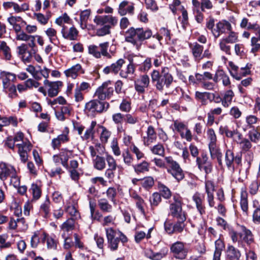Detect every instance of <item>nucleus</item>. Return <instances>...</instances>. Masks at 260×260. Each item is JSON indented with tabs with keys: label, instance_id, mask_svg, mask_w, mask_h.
<instances>
[{
	"label": "nucleus",
	"instance_id": "1",
	"mask_svg": "<svg viewBox=\"0 0 260 260\" xmlns=\"http://www.w3.org/2000/svg\"><path fill=\"white\" fill-rule=\"evenodd\" d=\"M152 36V32L150 30H144L142 28H134L131 27L126 32L125 40L127 42L131 43L136 46L139 49L141 45V42L150 38Z\"/></svg>",
	"mask_w": 260,
	"mask_h": 260
},
{
	"label": "nucleus",
	"instance_id": "2",
	"mask_svg": "<svg viewBox=\"0 0 260 260\" xmlns=\"http://www.w3.org/2000/svg\"><path fill=\"white\" fill-rule=\"evenodd\" d=\"M106 233L108 247L111 250L117 249L120 240L123 243L127 241V237L122 233L112 228L106 229Z\"/></svg>",
	"mask_w": 260,
	"mask_h": 260
},
{
	"label": "nucleus",
	"instance_id": "3",
	"mask_svg": "<svg viewBox=\"0 0 260 260\" xmlns=\"http://www.w3.org/2000/svg\"><path fill=\"white\" fill-rule=\"evenodd\" d=\"M165 161L168 165L167 172L170 174L176 180L180 181L184 177V174L180 165L174 160L171 156L165 158Z\"/></svg>",
	"mask_w": 260,
	"mask_h": 260
},
{
	"label": "nucleus",
	"instance_id": "4",
	"mask_svg": "<svg viewBox=\"0 0 260 260\" xmlns=\"http://www.w3.org/2000/svg\"><path fill=\"white\" fill-rule=\"evenodd\" d=\"M114 90L113 85L110 81L105 82L96 90L94 97L103 101L109 99L113 94Z\"/></svg>",
	"mask_w": 260,
	"mask_h": 260
},
{
	"label": "nucleus",
	"instance_id": "5",
	"mask_svg": "<svg viewBox=\"0 0 260 260\" xmlns=\"http://www.w3.org/2000/svg\"><path fill=\"white\" fill-rule=\"evenodd\" d=\"M105 104L96 100H91L85 104L84 111L88 116L93 117L96 113L104 111Z\"/></svg>",
	"mask_w": 260,
	"mask_h": 260
},
{
	"label": "nucleus",
	"instance_id": "6",
	"mask_svg": "<svg viewBox=\"0 0 260 260\" xmlns=\"http://www.w3.org/2000/svg\"><path fill=\"white\" fill-rule=\"evenodd\" d=\"M161 74V76L156 83L155 87L157 90L161 91L165 86L167 88L169 87L173 82V78L169 73V69L167 67L162 68Z\"/></svg>",
	"mask_w": 260,
	"mask_h": 260
},
{
	"label": "nucleus",
	"instance_id": "7",
	"mask_svg": "<svg viewBox=\"0 0 260 260\" xmlns=\"http://www.w3.org/2000/svg\"><path fill=\"white\" fill-rule=\"evenodd\" d=\"M170 250L174 257L180 260L185 259L188 252V249L185 246V244L180 241L173 243L171 246Z\"/></svg>",
	"mask_w": 260,
	"mask_h": 260
},
{
	"label": "nucleus",
	"instance_id": "8",
	"mask_svg": "<svg viewBox=\"0 0 260 260\" xmlns=\"http://www.w3.org/2000/svg\"><path fill=\"white\" fill-rule=\"evenodd\" d=\"M16 147L17 148V152L19 155L21 161L26 162L28 158V153L31 150L32 145L28 141H24L21 143H17Z\"/></svg>",
	"mask_w": 260,
	"mask_h": 260
},
{
	"label": "nucleus",
	"instance_id": "9",
	"mask_svg": "<svg viewBox=\"0 0 260 260\" xmlns=\"http://www.w3.org/2000/svg\"><path fill=\"white\" fill-rule=\"evenodd\" d=\"M139 58L140 57L137 56L129 58V64L125 69L122 70L120 73V75L122 78H127L134 74L136 70L135 64H138L137 63L140 62L138 60Z\"/></svg>",
	"mask_w": 260,
	"mask_h": 260
},
{
	"label": "nucleus",
	"instance_id": "10",
	"mask_svg": "<svg viewBox=\"0 0 260 260\" xmlns=\"http://www.w3.org/2000/svg\"><path fill=\"white\" fill-rule=\"evenodd\" d=\"M231 29V23L227 21L222 20L216 23L215 27L213 30V35L215 38H217L221 34H225L227 31Z\"/></svg>",
	"mask_w": 260,
	"mask_h": 260
},
{
	"label": "nucleus",
	"instance_id": "11",
	"mask_svg": "<svg viewBox=\"0 0 260 260\" xmlns=\"http://www.w3.org/2000/svg\"><path fill=\"white\" fill-rule=\"evenodd\" d=\"M150 83L149 77L147 74L141 75L135 82V88L137 91L140 93L145 92V89L147 88Z\"/></svg>",
	"mask_w": 260,
	"mask_h": 260
},
{
	"label": "nucleus",
	"instance_id": "12",
	"mask_svg": "<svg viewBox=\"0 0 260 260\" xmlns=\"http://www.w3.org/2000/svg\"><path fill=\"white\" fill-rule=\"evenodd\" d=\"M44 84L47 88L48 95L50 97L56 96L59 92V89L62 86V82L59 81L50 82L47 79L44 81Z\"/></svg>",
	"mask_w": 260,
	"mask_h": 260
},
{
	"label": "nucleus",
	"instance_id": "13",
	"mask_svg": "<svg viewBox=\"0 0 260 260\" xmlns=\"http://www.w3.org/2000/svg\"><path fill=\"white\" fill-rule=\"evenodd\" d=\"M77 203L75 201L70 200L67 202L65 210L71 216L69 219L76 220L80 217V215L77 209Z\"/></svg>",
	"mask_w": 260,
	"mask_h": 260
},
{
	"label": "nucleus",
	"instance_id": "14",
	"mask_svg": "<svg viewBox=\"0 0 260 260\" xmlns=\"http://www.w3.org/2000/svg\"><path fill=\"white\" fill-rule=\"evenodd\" d=\"M134 4L127 1H123L119 5L118 13L120 16L126 14L133 15L134 13Z\"/></svg>",
	"mask_w": 260,
	"mask_h": 260
},
{
	"label": "nucleus",
	"instance_id": "15",
	"mask_svg": "<svg viewBox=\"0 0 260 260\" xmlns=\"http://www.w3.org/2000/svg\"><path fill=\"white\" fill-rule=\"evenodd\" d=\"M192 199L200 214L201 215L205 214L206 207L204 203V197L199 192H196L193 195Z\"/></svg>",
	"mask_w": 260,
	"mask_h": 260
},
{
	"label": "nucleus",
	"instance_id": "16",
	"mask_svg": "<svg viewBox=\"0 0 260 260\" xmlns=\"http://www.w3.org/2000/svg\"><path fill=\"white\" fill-rule=\"evenodd\" d=\"M0 79L2 81L3 88H6L13 84L11 82H15L17 80V76L12 73L2 71L0 73Z\"/></svg>",
	"mask_w": 260,
	"mask_h": 260
},
{
	"label": "nucleus",
	"instance_id": "17",
	"mask_svg": "<svg viewBox=\"0 0 260 260\" xmlns=\"http://www.w3.org/2000/svg\"><path fill=\"white\" fill-rule=\"evenodd\" d=\"M240 228L242 231L241 233H239V236L241 240L248 245L253 243L254 239L251 231L244 225H240Z\"/></svg>",
	"mask_w": 260,
	"mask_h": 260
},
{
	"label": "nucleus",
	"instance_id": "18",
	"mask_svg": "<svg viewBox=\"0 0 260 260\" xmlns=\"http://www.w3.org/2000/svg\"><path fill=\"white\" fill-rule=\"evenodd\" d=\"M84 70L81 64L77 63L64 71V73L68 77L76 79L80 74L84 73Z\"/></svg>",
	"mask_w": 260,
	"mask_h": 260
},
{
	"label": "nucleus",
	"instance_id": "19",
	"mask_svg": "<svg viewBox=\"0 0 260 260\" xmlns=\"http://www.w3.org/2000/svg\"><path fill=\"white\" fill-rule=\"evenodd\" d=\"M170 214L173 217L177 218L178 220L181 221H185L186 220L185 214L182 211V205L170 204Z\"/></svg>",
	"mask_w": 260,
	"mask_h": 260
},
{
	"label": "nucleus",
	"instance_id": "20",
	"mask_svg": "<svg viewBox=\"0 0 260 260\" xmlns=\"http://www.w3.org/2000/svg\"><path fill=\"white\" fill-rule=\"evenodd\" d=\"M61 32L64 39L69 40H77L78 35V31L74 26L68 29L66 26H62Z\"/></svg>",
	"mask_w": 260,
	"mask_h": 260
},
{
	"label": "nucleus",
	"instance_id": "21",
	"mask_svg": "<svg viewBox=\"0 0 260 260\" xmlns=\"http://www.w3.org/2000/svg\"><path fill=\"white\" fill-rule=\"evenodd\" d=\"M75 220L68 218L60 226L61 231V236L65 237L66 235H71L72 231L75 229Z\"/></svg>",
	"mask_w": 260,
	"mask_h": 260
},
{
	"label": "nucleus",
	"instance_id": "22",
	"mask_svg": "<svg viewBox=\"0 0 260 260\" xmlns=\"http://www.w3.org/2000/svg\"><path fill=\"white\" fill-rule=\"evenodd\" d=\"M0 179L3 181L6 180L11 175H15L14 168L11 166L7 165L5 163H0Z\"/></svg>",
	"mask_w": 260,
	"mask_h": 260
},
{
	"label": "nucleus",
	"instance_id": "23",
	"mask_svg": "<svg viewBox=\"0 0 260 260\" xmlns=\"http://www.w3.org/2000/svg\"><path fill=\"white\" fill-rule=\"evenodd\" d=\"M234 161L239 164L240 161L239 157H235L233 152L231 150H228L225 155V163L228 168L230 170L234 169Z\"/></svg>",
	"mask_w": 260,
	"mask_h": 260
},
{
	"label": "nucleus",
	"instance_id": "24",
	"mask_svg": "<svg viewBox=\"0 0 260 260\" xmlns=\"http://www.w3.org/2000/svg\"><path fill=\"white\" fill-rule=\"evenodd\" d=\"M213 79L216 83L219 80H222V84L224 86L230 87L231 85L229 77L222 70L217 71Z\"/></svg>",
	"mask_w": 260,
	"mask_h": 260
},
{
	"label": "nucleus",
	"instance_id": "25",
	"mask_svg": "<svg viewBox=\"0 0 260 260\" xmlns=\"http://www.w3.org/2000/svg\"><path fill=\"white\" fill-rule=\"evenodd\" d=\"M66 129L67 131L66 133L58 135L56 138H54L52 140L51 145L54 149L58 148L61 143H64L69 141V131L67 128H66Z\"/></svg>",
	"mask_w": 260,
	"mask_h": 260
},
{
	"label": "nucleus",
	"instance_id": "26",
	"mask_svg": "<svg viewBox=\"0 0 260 260\" xmlns=\"http://www.w3.org/2000/svg\"><path fill=\"white\" fill-rule=\"evenodd\" d=\"M156 140V134L152 126H149L147 130V136L143 138L144 145L149 146Z\"/></svg>",
	"mask_w": 260,
	"mask_h": 260
},
{
	"label": "nucleus",
	"instance_id": "27",
	"mask_svg": "<svg viewBox=\"0 0 260 260\" xmlns=\"http://www.w3.org/2000/svg\"><path fill=\"white\" fill-rule=\"evenodd\" d=\"M234 96L233 91L232 90H228L224 93L222 98H219V101H217L216 103L221 102L224 107L228 108L231 104Z\"/></svg>",
	"mask_w": 260,
	"mask_h": 260
},
{
	"label": "nucleus",
	"instance_id": "28",
	"mask_svg": "<svg viewBox=\"0 0 260 260\" xmlns=\"http://www.w3.org/2000/svg\"><path fill=\"white\" fill-rule=\"evenodd\" d=\"M241 252L239 249L232 245H229L226 250V258L231 260H238L241 257Z\"/></svg>",
	"mask_w": 260,
	"mask_h": 260
},
{
	"label": "nucleus",
	"instance_id": "29",
	"mask_svg": "<svg viewBox=\"0 0 260 260\" xmlns=\"http://www.w3.org/2000/svg\"><path fill=\"white\" fill-rule=\"evenodd\" d=\"M193 57L197 61H200L203 59L202 53L203 51V46L194 43L190 46Z\"/></svg>",
	"mask_w": 260,
	"mask_h": 260
},
{
	"label": "nucleus",
	"instance_id": "30",
	"mask_svg": "<svg viewBox=\"0 0 260 260\" xmlns=\"http://www.w3.org/2000/svg\"><path fill=\"white\" fill-rule=\"evenodd\" d=\"M209 148L211 158H216L219 165L222 166V153L216 144L209 146Z\"/></svg>",
	"mask_w": 260,
	"mask_h": 260
},
{
	"label": "nucleus",
	"instance_id": "31",
	"mask_svg": "<svg viewBox=\"0 0 260 260\" xmlns=\"http://www.w3.org/2000/svg\"><path fill=\"white\" fill-rule=\"evenodd\" d=\"M7 21L12 26L15 32H18L21 30L20 23L23 22V20L21 17L12 16L8 18Z\"/></svg>",
	"mask_w": 260,
	"mask_h": 260
},
{
	"label": "nucleus",
	"instance_id": "32",
	"mask_svg": "<svg viewBox=\"0 0 260 260\" xmlns=\"http://www.w3.org/2000/svg\"><path fill=\"white\" fill-rule=\"evenodd\" d=\"M248 193L245 188H242L241 191L240 206L243 212H247L248 209L247 200Z\"/></svg>",
	"mask_w": 260,
	"mask_h": 260
},
{
	"label": "nucleus",
	"instance_id": "33",
	"mask_svg": "<svg viewBox=\"0 0 260 260\" xmlns=\"http://www.w3.org/2000/svg\"><path fill=\"white\" fill-rule=\"evenodd\" d=\"M45 34L51 43L55 45L58 43L59 40L57 36V31L55 29L52 27L48 28L45 30Z\"/></svg>",
	"mask_w": 260,
	"mask_h": 260
},
{
	"label": "nucleus",
	"instance_id": "34",
	"mask_svg": "<svg viewBox=\"0 0 260 260\" xmlns=\"http://www.w3.org/2000/svg\"><path fill=\"white\" fill-rule=\"evenodd\" d=\"M91 14L90 9H86L81 11L80 14V26L82 29L87 27V22Z\"/></svg>",
	"mask_w": 260,
	"mask_h": 260
},
{
	"label": "nucleus",
	"instance_id": "35",
	"mask_svg": "<svg viewBox=\"0 0 260 260\" xmlns=\"http://www.w3.org/2000/svg\"><path fill=\"white\" fill-rule=\"evenodd\" d=\"M42 240L43 242H46L47 246L48 249H55L56 248L57 242L51 236L46 234H43Z\"/></svg>",
	"mask_w": 260,
	"mask_h": 260
},
{
	"label": "nucleus",
	"instance_id": "36",
	"mask_svg": "<svg viewBox=\"0 0 260 260\" xmlns=\"http://www.w3.org/2000/svg\"><path fill=\"white\" fill-rule=\"evenodd\" d=\"M10 124L16 126L17 125V118L12 116L9 117H4L0 118V131L3 126H6Z\"/></svg>",
	"mask_w": 260,
	"mask_h": 260
},
{
	"label": "nucleus",
	"instance_id": "37",
	"mask_svg": "<svg viewBox=\"0 0 260 260\" xmlns=\"http://www.w3.org/2000/svg\"><path fill=\"white\" fill-rule=\"evenodd\" d=\"M228 69L231 75L236 79L239 80L241 77L239 74V67L236 66L233 61H229L228 63Z\"/></svg>",
	"mask_w": 260,
	"mask_h": 260
},
{
	"label": "nucleus",
	"instance_id": "38",
	"mask_svg": "<svg viewBox=\"0 0 260 260\" xmlns=\"http://www.w3.org/2000/svg\"><path fill=\"white\" fill-rule=\"evenodd\" d=\"M145 255L152 260H160L165 256V253L163 252H154L150 249H146L145 251Z\"/></svg>",
	"mask_w": 260,
	"mask_h": 260
},
{
	"label": "nucleus",
	"instance_id": "39",
	"mask_svg": "<svg viewBox=\"0 0 260 260\" xmlns=\"http://www.w3.org/2000/svg\"><path fill=\"white\" fill-rule=\"evenodd\" d=\"M94 167L98 170H102L106 167L105 159L103 157L96 155L93 160Z\"/></svg>",
	"mask_w": 260,
	"mask_h": 260
},
{
	"label": "nucleus",
	"instance_id": "40",
	"mask_svg": "<svg viewBox=\"0 0 260 260\" xmlns=\"http://www.w3.org/2000/svg\"><path fill=\"white\" fill-rule=\"evenodd\" d=\"M135 172L137 174L148 172L149 170V164L146 161L138 164L133 166Z\"/></svg>",
	"mask_w": 260,
	"mask_h": 260
},
{
	"label": "nucleus",
	"instance_id": "41",
	"mask_svg": "<svg viewBox=\"0 0 260 260\" xmlns=\"http://www.w3.org/2000/svg\"><path fill=\"white\" fill-rule=\"evenodd\" d=\"M98 205L101 210L104 212H111L112 206L106 199H101L98 201Z\"/></svg>",
	"mask_w": 260,
	"mask_h": 260
},
{
	"label": "nucleus",
	"instance_id": "42",
	"mask_svg": "<svg viewBox=\"0 0 260 260\" xmlns=\"http://www.w3.org/2000/svg\"><path fill=\"white\" fill-rule=\"evenodd\" d=\"M0 50L6 60H10L12 57L10 48L7 45L6 42L3 41L0 44Z\"/></svg>",
	"mask_w": 260,
	"mask_h": 260
},
{
	"label": "nucleus",
	"instance_id": "43",
	"mask_svg": "<svg viewBox=\"0 0 260 260\" xmlns=\"http://www.w3.org/2000/svg\"><path fill=\"white\" fill-rule=\"evenodd\" d=\"M72 154V152L69 150H63L61 151L59 155L61 157V164L65 168L68 167V161L69 158L71 157Z\"/></svg>",
	"mask_w": 260,
	"mask_h": 260
},
{
	"label": "nucleus",
	"instance_id": "44",
	"mask_svg": "<svg viewBox=\"0 0 260 260\" xmlns=\"http://www.w3.org/2000/svg\"><path fill=\"white\" fill-rule=\"evenodd\" d=\"M251 52L255 53L260 51V37H252L251 39Z\"/></svg>",
	"mask_w": 260,
	"mask_h": 260
},
{
	"label": "nucleus",
	"instance_id": "45",
	"mask_svg": "<svg viewBox=\"0 0 260 260\" xmlns=\"http://www.w3.org/2000/svg\"><path fill=\"white\" fill-rule=\"evenodd\" d=\"M72 20L66 13L58 17L55 20L56 24L62 27V26H64V23L70 24Z\"/></svg>",
	"mask_w": 260,
	"mask_h": 260
},
{
	"label": "nucleus",
	"instance_id": "46",
	"mask_svg": "<svg viewBox=\"0 0 260 260\" xmlns=\"http://www.w3.org/2000/svg\"><path fill=\"white\" fill-rule=\"evenodd\" d=\"M152 67V59L150 57H147L139 68L141 72H147Z\"/></svg>",
	"mask_w": 260,
	"mask_h": 260
},
{
	"label": "nucleus",
	"instance_id": "47",
	"mask_svg": "<svg viewBox=\"0 0 260 260\" xmlns=\"http://www.w3.org/2000/svg\"><path fill=\"white\" fill-rule=\"evenodd\" d=\"M154 184V181L153 177L148 176L141 179V184L143 187L148 189L151 188Z\"/></svg>",
	"mask_w": 260,
	"mask_h": 260
},
{
	"label": "nucleus",
	"instance_id": "48",
	"mask_svg": "<svg viewBox=\"0 0 260 260\" xmlns=\"http://www.w3.org/2000/svg\"><path fill=\"white\" fill-rule=\"evenodd\" d=\"M158 189L161 192L162 196L166 199H169L172 196L170 189L162 183H158Z\"/></svg>",
	"mask_w": 260,
	"mask_h": 260
},
{
	"label": "nucleus",
	"instance_id": "49",
	"mask_svg": "<svg viewBox=\"0 0 260 260\" xmlns=\"http://www.w3.org/2000/svg\"><path fill=\"white\" fill-rule=\"evenodd\" d=\"M151 152L155 155L161 156L165 155V148L164 146L161 144H157L150 148Z\"/></svg>",
	"mask_w": 260,
	"mask_h": 260
},
{
	"label": "nucleus",
	"instance_id": "50",
	"mask_svg": "<svg viewBox=\"0 0 260 260\" xmlns=\"http://www.w3.org/2000/svg\"><path fill=\"white\" fill-rule=\"evenodd\" d=\"M161 201V195L158 192H154L149 198V202L151 206H157Z\"/></svg>",
	"mask_w": 260,
	"mask_h": 260
},
{
	"label": "nucleus",
	"instance_id": "51",
	"mask_svg": "<svg viewBox=\"0 0 260 260\" xmlns=\"http://www.w3.org/2000/svg\"><path fill=\"white\" fill-rule=\"evenodd\" d=\"M125 63L124 59L120 58L118 59L116 62L111 64V69H112V73L117 74L120 70L121 67Z\"/></svg>",
	"mask_w": 260,
	"mask_h": 260
},
{
	"label": "nucleus",
	"instance_id": "52",
	"mask_svg": "<svg viewBox=\"0 0 260 260\" xmlns=\"http://www.w3.org/2000/svg\"><path fill=\"white\" fill-rule=\"evenodd\" d=\"M96 122L95 121H92L91 123L90 126L85 131L84 134L81 136V138L83 140L88 139L93 134V129L94 128Z\"/></svg>",
	"mask_w": 260,
	"mask_h": 260
},
{
	"label": "nucleus",
	"instance_id": "53",
	"mask_svg": "<svg viewBox=\"0 0 260 260\" xmlns=\"http://www.w3.org/2000/svg\"><path fill=\"white\" fill-rule=\"evenodd\" d=\"M111 26L109 24L104 25L96 29V35L99 37L105 36L111 33Z\"/></svg>",
	"mask_w": 260,
	"mask_h": 260
},
{
	"label": "nucleus",
	"instance_id": "54",
	"mask_svg": "<svg viewBox=\"0 0 260 260\" xmlns=\"http://www.w3.org/2000/svg\"><path fill=\"white\" fill-rule=\"evenodd\" d=\"M229 43L227 41H226L224 38L221 39L219 41V46L220 49L224 52L227 54H231V47L228 45V44Z\"/></svg>",
	"mask_w": 260,
	"mask_h": 260
},
{
	"label": "nucleus",
	"instance_id": "55",
	"mask_svg": "<svg viewBox=\"0 0 260 260\" xmlns=\"http://www.w3.org/2000/svg\"><path fill=\"white\" fill-rule=\"evenodd\" d=\"M100 128L102 129L100 136L101 141L102 143H106L111 136V132L103 126H100Z\"/></svg>",
	"mask_w": 260,
	"mask_h": 260
},
{
	"label": "nucleus",
	"instance_id": "56",
	"mask_svg": "<svg viewBox=\"0 0 260 260\" xmlns=\"http://www.w3.org/2000/svg\"><path fill=\"white\" fill-rule=\"evenodd\" d=\"M107 197L110 199L114 205L117 204L115 197L117 194L116 189L114 187H109L106 191Z\"/></svg>",
	"mask_w": 260,
	"mask_h": 260
},
{
	"label": "nucleus",
	"instance_id": "57",
	"mask_svg": "<svg viewBox=\"0 0 260 260\" xmlns=\"http://www.w3.org/2000/svg\"><path fill=\"white\" fill-rule=\"evenodd\" d=\"M207 138L209 140V146L216 144V136L212 128H209L207 132Z\"/></svg>",
	"mask_w": 260,
	"mask_h": 260
},
{
	"label": "nucleus",
	"instance_id": "58",
	"mask_svg": "<svg viewBox=\"0 0 260 260\" xmlns=\"http://www.w3.org/2000/svg\"><path fill=\"white\" fill-rule=\"evenodd\" d=\"M3 88L8 93L9 97L10 98L14 99L18 96L17 88L14 84H12Z\"/></svg>",
	"mask_w": 260,
	"mask_h": 260
},
{
	"label": "nucleus",
	"instance_id": "59",
	"mask_svg": "<svg viewBox=\"0 0 260 260\" xmlns=\"http://www.w3.org/2000/svg\"><path fill=\"white\" fill-rule=\"evenodd\" d=\"M124 121L126 123L133 125L139 122V119L138 117L136 115L131 114H126L124 115Z\"/></svg>",
	"mask_w": 260,
	"mask_h": 260
},
{
	"label": "nucleus",
	"instance_id": "60",
	"mask_svg": "<svg viewBox=\"0 0 260 260\" xmlns=\"http://www.w3.org/2000/svg\"><path fill=\"white\" fill-rule=\"evenodd\" d=\"M30 189L32 191L33 199H39L41 196V190L40 187L36 184H32Z\"/></svg>",
	"mask_w": 260,
	"mask_h": 260
},
{
	"label": "nucleus",
	"instance_id": "61",
	"mask_svg": "<svg viewBox=\"0 0 260 260\" xmlns=\"http://www.w3.org/2000/svg\"><path fill=\"white\" fill-rule=\"evenodd\" d=\"M210 95V93L209 92L196 91L195 93V98L196 99L200 100L202 104H205L206 100V99L209 98Z\"/></svg>",
	"mask_w": 260,
	"mask_h": 260
},
{
	"label": "nucleus",
	"instance_id": "62",
	"mask_svg": "<svg viewBox=\"0 0 260 260\" xmlns=\"http://www.w3.org/2000/svg\"><path fill=\"white\" fill-rule=\"evenodd\" d=\"M151 59L152 61H153V65L155 68L161 66L165 60V57L161 55H156Z\"/></svg>",
	"mask_w": 260,
	"mask_h": 260
},
{
	"label": "nucleus",
	"instance_id": "63",
	"mask_svg": "<svg viewBox=\"0 0 260 260\" xmlns=\"http://www.w3.org/2000/svg\"><path fill=\"white\" fill-rule=\"evenodd\" d=\"M93 22L98 26H104L107 23V15H96L95 16Z\"/></svg>",
	"mask_w": 260,
	"mask_h": 260
},
{
	"label": "nucleus",
	"instance_id": "64",
	"mask_svg": "<svg viewBox=\"0 0 260 260\" xmlns=\"http://www.w3.org/2000/svg\"><path fill=\"white\" fill-rule=\"evenodd\" d=\"M50 201L46 199L44 202L41 205L40 210L44 213V216L47 217L50 211Z\"/></svg>",
	"mask_w": 260,
	"mask_h": 260
}]
</instances>
